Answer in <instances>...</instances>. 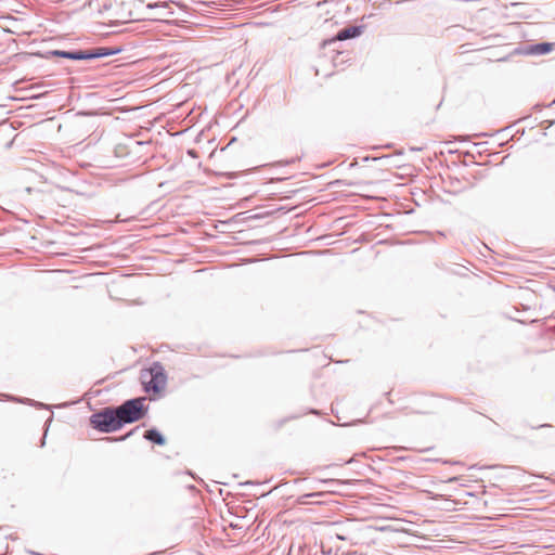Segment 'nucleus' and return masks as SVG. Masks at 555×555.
Returning a JSON list of instances; mask_svg holds the SVG:
<instances>
[{
    "instance_id": "nucleus-9",
    "label": "nucleus",
    "mask_w": 555,
    "mask_h": 555,
    "mask_svg": "<svg viewBox=\"0 0 555 555\" xmlns=\"http://www.w3.org/2000/svg\"><path fill=\"white\" fill-rule=\"evenodd\" d=\"M144 438L146 440H150L158 446H164L166 443V440L164 436L156 429H149L144 433Z\"/></svg>"
},
{
    "instance_id": "nucleus-8",
    "label": "nucleus",
    "mask_w": 555,
    "mask_h": 555,
    "mask_svg": "<svg viewBox=\"0 0 555 555\" xmlns=\"http://www.w3.org/2000/svg\"><path fill=\"white\" fill-rule=\"evenodd\" d=\"M552 51V44L547 42L537 43L529 47L527 50L528 54L543 55Z\"/></svg>"
},
{
    "instance_id": "nucleus-4",
    "label": "nucleus",
    "mask_w": 555,
    "mask_h": 555,
    "mask_svg": "<svg viewBox=\"0 0 555 555\" xmlns=\"http://www.w3.org/2000/svg\"><path fill=\"white\" fill-rule=\"evenodd\" d=\"M142 398L130 399L115 408L121 424H129L141 420L144 416Z\"/></svg>"
},
{
    "instance_id": "nucleus-10",
    "label": "nucleus",
    "mask_w": 555,
    "mask_h": 555,
    "mask_svg": "<svg viewBox=\"0 0 555 555\" xmlns=\"http://www.w3.org/2000/svg\"><path fill=\"white\" fill-rule=\"evenodd\" d=\"M364 26H349V39L357 38L362 35Z\"/></svg>"
},
{
    "instance_id": "nucleus-2",
    "label": "nucleus",
    "mask_w": 555,
    "mask_h": 555,
    "mask_svg": "<svg viewBox=\"0 0 555 555\" xmlns=\"http://www.w3.org/2000/svg\"><path fill=\"white\" fill-rule=\"evenodd\" d=\"M90 424L101 433H113L122 427L115 408H104L90 417Z\"/></svg>"
},
{
    "instance_id": "nucleus-6",
    "label": "nucleus",
    "mask_w": 555,
    "mask_h": 555,
    "mask_svg": "<svg viewBox=\"0 0 555 555\" xmlns=\"http://www.w3.org/2000/svg\"><path fill=\"white\" fill-rule=\"evenodd\" d=\"M52 54L55 55V56L65 57V59H69V60L82 61V60H93V59L106 56V55L112 54V52H109L105 48H100V49H95V50H91V51H82V50H78V51H62V50H55V51H52Z\"/></svg>"
},
{
    "instance_id": "nucleus-1",
    "label": "nucleus",
    "mask_w": 555,
    "mask_h": 555,
    "mask_svg": "<svg viewBox=\"0 0 555 555\" xmlns=\"http://www.w3.org/2000/svg\"><path fill=\"white\" fill-rule=\"evenodd\" d=\"M345 40H347V27L341 28L335 37L323 41L324 53L319 60L317 75L331 76L333 72L328 70L330 66L335 68L336 72L345 70V64L347 63Z\"/></svg>"
},
{
    "instance_id": "nucleus-13",
    "label": "nucleus",
    "mask_w": 555,
    "mask_h": 555,
    "mask_svg": "<svg viewBox=\"0 0 555 555\" xmlns=\"http://www.w3.org/2000/svg\"><path fill=\"white\" fill-rule=\"evenodd\" d=\"M356 463H357V461H356V460H353V459H349V461H348V464H349V465H351V464H356Z\"/></svg>"
},
{
    "instance_id": "nucleus-5",
    "label": "nucleus",
    "mask_w": 555,
    "mask_h": 555,
    "mask_svg": "<svg viewBox=\"0 0 555 555\" xmlns=\"http://www.w3.org/2000/svg\"><path fill=\"white\" fill-rule=\"evenodd\" d=\"M351 495H349V522L350 521H353L354 525L352 526L351 530L353 531V533L356 534V532H359V533H362L363 537H354L356 539V542H370L374 539V535L377 531V529L371 525H363V526H360L358 522H357V516L354 514V512H352V509L354 508V503L356 501L354 500H351Z\"/></svg>"
},
{
    "instance_id": "nucleus-12",
    "label": "nucleus",
    "mask_w": 555,
    "mask_h": 555,
    "mask_svg": "<svg viewBox=\"0 0 555 555\" xmlns=\"http://www.w3.org/2000/svg\"><path fill=\"white\" fill-rule=\"evenodd\" d=\"M134 430H135V429H133V430L129 431L127 435H125V436L120 437V438H119V440H125V439H127L129 436H131V435H132V433H133Z\"/></svg>"
},
{
    "instance_id": "nucleus-11",
    "label": "nucleus",
    "mask_w": 555,
    "mask_h": 555,
    "mask_svg": "<svg viewBox=\"0 0 555 555\" xmlns=\"http://www.w3.org/2000/svg\"><path fill=\"white\" fill-rule=\"evenodd\" d=\"M349 206L354 205L357 203V197L354 194L349 193V199H348Z\"/></svg>"
},
{
    "instance_id": "nucleus-3",
    "label": "nucleus",
    "mask_w": 555,
    "mask_h": 555,
    "mask_svg": "<svg viewBox=\"0 0 555 555\" xmlns=\"http://www.w3.org/2000/svg\"><path fill=\"white\" fill-rule=\"evenodd\" d=\"M141 383L146 392H159L166 386L167 376L159 363H154L151 369L142 371Z\"/></svg>"
},
{
    "instance_id": "nucleus-7",
    "label": "nucleus",
    "mask_w": 555,
    "mask_h": 555,
    "mask_svg": "<svg viewBox=\"0 0 555 555\" xmlns=\"http://www.w3.org/2000/svg\"><path fill=\"white\" fill-rule=\"evenodd\" d=\"M146 9L156 11L155 14H151V17L154 20H166L173 14V12L169 10V4L167 2L149 3Z\"/></svg>"
}]
</instances>
